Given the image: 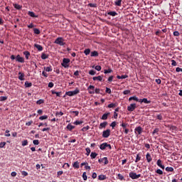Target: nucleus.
I'll list each match as a JSON object with an SVG mask.
<instances>
[{
  "label": "nucleus",
  "mask_w": 182,
  "mask_h": 182,
  "mask_svg": "<svg viewBox=\"0 0 182 182\" xmlns=\"http://www.w3.org/2000/svg\"><path fill=\"white\" fill-rule=\"evenodd\" d=\"M129 177L130 178H132V180H137V178H139V177H141V174H136L134 172H130Z\"/></svg>",
  "instance_id": "obj_4"
},
{
  "label": "nucleus",
  "mask_w": 182,
  "mask_h": 182,
  "mask_svg": "<svg viewBox=\"0 0 182 182\" xmlns=\"http://www.w3.org/2000/svg\"><path fill=\"white\" fill-rule=\"evenodd\" d=\"M136 109V104H131L127 107L128 112H133Z\"/></svg>",
  "instance_id": "obj_9"
},
{
  "label": "nucleus",
  "mask_w": 182,
  "mask_h": 182,
  "mask_svg": "<svg viewBox=\"0 0 182 182\" xmlns=\"http://www.w3.org/2000/svg\"><path fill=\"white\" fill-rule=\"evenodd\" d=\"M107 107H108L109 109H113V107H116V104H114V103L109 104V105H107Z\"/></svg>",
  "instance_id": "obj_35"
},
{
  "label": "nucleus",
  "mask_w": 182,
  "mask_h": 182,
  "mask_svg": "<svg viewBox=\"0 0 182 182\" xmlns=\"http://www.w3.org/2000/svg\"><path fill=\"white\" fill-rule=\"evenodd\" d=\"M95 70L100 72V70H102V67L100 65L95 66Z\"/></svg>",
  "instance_id": "obj_50"
},
{
  "label": "nucleus",
  "mask_w": 182,
  "mask_h": 182,
  "mask_svg": "<svg viewBox=\"0 0 182 182\" xmlns=\"http://www.w3.org/2000/svg\"><path fill=\"white\" fill-rule=\"evenodd\" d=\"M43 103H45V100L41 99V100H38L37 102H36V104L37 105H43Z\"/></svg>",
  "instance_id": "obj_38"
},
{
  "label": "nucleus",
  "mask_w": 182,
  "mask_h": 182,
  "mask_svg": "<svg viewBox=\"0 0 182 182\" xmlns=\"http://www.w3.org/2000/svg\"><path fill=\"white\" fill-rule=\"evenodd\" d=\"M73 167H74V168H79V162L75 161V162L73 164Z\"/></svg>",
  "instance_id": "obj_33"
},
{
  "label": "nucleus",
  "mask_w": 182,
  "mask_h": 182,
  "mask_svg": "<svg viewBox=\"0 0 182 182\" xmlns=\"http://www.w3.org/2000/svg\"><path fill=\"white\" fill-rule=\"evenodd\" d=\"M6 145V142H5V141L1 142L0 143V149H3V147H5Z\"/></svg>",
  "instance_id": "obj_47"
},
{
  "label": "nucleus",
  "mask_w": 182,
  "mask_h": 182,
  "mask_svg": "<svg viewBox=\"0 0 182 182\" xmlns=\"http://www.w3.org/2000/svg\"><path fill=\"white\" fill-rule=\"evenodd\" d=\"M142 103H146V105H149V103H151V101L148 100L147 98L142 99Z\"/></svg>",
  "instance_id": "obj_29"
},
{
  "label": "nucleus",
  "mask_w": 182,
  "mask_h": 182,
  "mask_svg": "<svg viewBox=\"0 0 182 182\" xmlns=\"http://www.w3.org/2000/svg\"><path fill=\"white\" fill-rule=\"evenodd\" d=\"M67 129H68V130L72 131V130H73V129H75V126L69 124L67 125Z\"/></svg>",
  "instance_id": "obj_26"
},
{
  "label": "nucleus",
  "mask_w": 182,
  "mask_h": 182,
  "mask_svg": "<svg viewBox=\"0 0 182 182\" xmlns=\"http://www.w3.org/2000/svg\"><path fill=\"white\" fill-rule=\"evenodd\" d=\"M34 47L39 50V52H41V50H43V47L39 44H34Z\"/></svg>",
  "instance_id": "obj_14"
},
{
  "label": "nucleus",
  "mask_w": 182,
  "mask_h": 182,
  "mask_svg": "<svg viewBox=\"0 0 182 182\" xmlns=\"http://www.w3.org/2000/svg\"><path fill=\"white\" fill-rule=\"evenodd\" d=\"M7 99H8V97L1 96L0 97V102H5V100H7Z\"/></svg>",
  "instance_id": "obj_42"
},
{
  "label": "nucleus",
  "mask_w": 182,
  "mask_h": 182,
  "mask_svg": "<svg viewBox=\"0 0 182 182\" xmlns=\"http://www.w3.org/2000/svg\"><path fill=\"white\" fill-rule=\"evenodd\" d=\"M70 63V59L69 58H63V63H61L63 68H69V63Z\"/></svg>",
  "instance_id": "obj_3"
},
{
  "label": "nucleus",
  "mask_w": 182,
  "mask_h": 182,
  "mask_svg": "<svg viewBox=\"0 0 182 182\" xmlns=\"http://www.w3.org/2000/svg\"><path fill=\"white\" fill-rule=\"evenodd\" d=\"M135 134H141L143 133V128L141 127H136L134 129Z\"/></svg>",
  "instance_id": "obj_7"
},
{
  "label": "nucleus",
  "mask_w": 182,
  "mask_h": 182,
  "mask_svg": "<svg viewBox=\"0 0 182 182\" xmlns=\"http://www.w3.org/2000/svg\"><path fill=\"white\" fill-rule=\"evenodd\" d=\"M113 72V70L112 69H108V70H104V73L107 74V73H112Z\"/></svg>",
  "instance_id": "obj_41"
},
{
  "label": "nucleus",
  "mask_w": 182,
  "mask_h": 182,
  "mask_svg": "<svg viewBox=\"0 0 182 182\" xmlns=\"http://www.w3.org/2000/svg\"><path fill=\"white\" fill-rule=\"evenodd\" d=\"M97 156V154L96 152H92L90 154L91 159H96Z\"/></svg>",
  "instance_id": "obj_31"
},
{
  "label": "nucleus",
  "mask_w": 182,
  "mask_h": 182,
  "mask_svg": "<svg viewBox=\"0 0 182 182\" xmlns=\"http://www.w3.org/2000/svg\"><path fill=\"white\" fill-rule=\"evenodd\" d=\"M173 36H180V33L178 31H174Z\"/></svg>",
  "instance_id": "obj_62"
},
{
  "label": "nucleus",
  "mask_w": 182,
  "mask_h": 182,
  "mask_svg": "<svg viewBox=\"0 0 182 182\" xmlns=\"http://www.w3.org/2000/svg\"><path fill=\"white\" fill-rule=\"evenodd\" d=\"M176 72H182V68L178 67L176 68Z\"/></svg>",
  "instance_id": "obj_64"
},
{
  "label": "nucleus",
  "mask_w": 182,
  "mask_h": 182,
  "mask_svg": "<svg viewBox=\"0 0 182 182\" xmlns=\"http://www.w3.org/2000/svg\"><path fill=\"white\" fill-rule=\"evenodd\" d=\"M28 15H29V16H31V18H38V16L35 15V13H33V11H28Z\"/></svg>",
  "instance_id": "obj_23"
},
{
  "label": "nucleus",
  "mask_w": 182,
  "mask_h": 182,
  "mask_svg": "<svg viewBox=\"0 0 182 182\" xmlns=\"http://www.w3.org/2000/svg\"><path fill=\"white\" fill-rule=\"evenodd\" d=\"M82 178L84 181H86V180H87V176H86V172H84L82 173Z\"/></svg>",
  "instance_id": "obj_44"
},
{
  "label": "nucleus",
  "mask_w": 182,
  "mask_h": 182,
  "mask_svg": "<svg viewBox=\"0 0 182 182\" xmlns=\"http://www.w3.org/2000/svg\"><path fill=\"white\" fill-rule=\"evenodd\" d=\"M103 161H104V164H109V160L107 159V157H104L98 160L99 163H103Z\"/></svg>",
  "instance_id": "obj_10"
},
{
  "label": "nucleus",
  "mask_w": 182,
  "mask_h": 182,
  "mask_svg": "<svg viewBox=\"0 0 182 182\" xmlns=\"http://www.w3.org/2000/svg\"><path fill=\"white\" fill-rule=\"evenodd\" d=\"M33 32L36 33V35H39V33H41V31H39L38 28H33Z\"/></svg>",
  "instance_id": "obj_40"
},
{
  "label": "nucleus",
  "mask_w": 182,
  "mask_h": 182,
  "mask_svg": "<svg viewBox=\"0 0 182 182\" xmlns=\"http://www.w3.org/2000/svg\"><path fill=\"white\" fill-rule=\"evenodd\" d=\"M88 93L90 95H95V85H90L87 87Z\"/></svg>",
  "instance_id": "obj_6"
},
{
  "label": "nucleus",
  "mask_w": 182,
  "mask_h": 182,
  "mask_svg": "<svg viewBox=\"0 0 182 182\" xmlns=\"http://www.w3.org/2000/svg\"><path fill=\"white\" fill-rule=\"evenodd\" d=\"M80 92V91L79 90V89L76 88L74 91L66 92L65 95H67V96H75V95H77Z\"/></svg>",
  "instance_id": "obj_2"
},
{
  "label": "nucleus",
  "mask_w": 182,
  "mask_h": 182,
  "mask_svg": "<svg viewBox=\"0 0 182 182\" xmlns=\"http://www.w3.org/2000/svg\"><path fill=\"white\" fill-rule=\"evenodd\" d=\"M70 113H73L75 116H79V111H71Z\"/></svg>",
  "instance_id": "obj_58"
},
{
  "label": "nucleus",
  "mask_w": 182,
  "mask_h": 182,
  "mask_svg": "<svg viewBox=\"0 0 182 182\" xmlns=\"http://www.w3.org/2000/svg\"><path fill=\"white\" fill-rule=\"evenodd\" d=\"M92 80H98V82H102V80H103V75L93 77Z\"/></svg>",
  "instance_id": "obj_11"
},
{
  "label": "nucleus",
  "mask_w": 182,
  "mask_h": 182,
  "mask_svg": "<svg viewBox=\"0 0 182 182\" xmlns=\"http://www.w3.org/2000/svg\"><path fill=\"white\" fill-rule=\"evenodd\" d=\"M127 77H129V75H117V79H127Z\"/></svg>",
  "instance_id": "obj_24"
},
{
  "label": "nucleus",
  "mask_w": 182,
  "mask_h": 182,
  "mask_svg": "<svg viewBox=\"0 0 182 182\" xmlns=\"http://www.w3.org/2000/svg\"><path fill=\"white\" fill-rule=\"evenodd\" d=\"M16 62H19L20 63H23L25 62V59L22 57H21L20 55H17L16 57Z\"/></svg>",
  "instance_id": "obj_8"
},
{
  "label": "nucleus",
  "mask_w": 182,
  "mask_h": 182,
  "mask_svg": "<svg viewBox=\"0 0 182 182\" xmlns=\"http://www.w3.org/2000/svg\"><path fill=\"white\" fill-rule=\"evenodd\" d=\"M118 178H119L121 181L124 180V176H123L122 174H118Z\"/></svg>",
  "instance_id": "obj_55"
},
{
  "label": "nucleus",
  "mask_w": 182,
  "mask_h": 182,
  "mask_svg": "<svg viewBox=\"0 0 182 182\" xmlns=\"http://www.w3.org/2000/svg\"><path fill=\"white\" fill-rule=\"evenodd\" d=\"M90 56L92 57H96L99 56V53L96 50L91 52Z\"/></svg>",
  "instance_id": "obj_20"
},
{
  "label": "nucleus",
  "mask_w": 182,
  "mask_h": 182,
  "mask_svg": "<svg viewBox=\"0 0 182 182\" xmlns=\"http://www.w3.org/2000/svg\"><path fill=\"white\" fill-rule=\"evenodd\" d=\"M171 65L172 66H177V62L174 60H171Z\"/></svg>",
  "instance_id": "obj_56"
},
{
  "label": "nucleus",
  "mask_w": 182,
  "mask_h": 182,
  "mask_svg": "<svg viewBox=\"0 0 182 182\" xmlns=\"http://www.w3.org/2000/svg\"><path fill=\"white\" fill-rule=\"evenodd\" d=\"M109 136H110V129H106L105 131H103L102 137H104V139H107Z\"/></svg>",
  "instance_id": "obj_5"
},
{
  "label": "nucleus",
  "mask_w": 182,
  "mask_h": 182,
  "mask_svg": "<svg viewBox=\"0 0 182 182\" xmlns=\"http://www.w3.org/2000/svg\"><path fill=\"white\" fill-rule=\"evenodd\" d=\"M21 145L23 146V147H25V146H28V140L23 141Z\"/></svg>",
  "instance_id": "obj_45"
},
{
  "label": "nucleus",
  "mask_w": 182,
  "mask_h": 182,
  "mask_svg": "<svg viewBox=\"0 0 182 182\" xmlns=\"http://www.w3.org/2000/svg\"><path fill=\"white\" fill-rule=\"evenodd\" d=\"M156 173L157 174H160L161 176L163 175V171H161V169H157V170L156 171Z\"/></svg>",
  "instance_id": "obj_49"
},
{
  "label": "nucleus",
  "mask_w": 182,
  "mask_h": 182,
  "mask_svg": "<svg viewBox=\"0 0 182 182\" xmlns=\"http://www.w3.org/2000/svg\"><path fill=\"white\" fill-rule=\"evenodd\" d=\"M105 92L106 93H108L109 95H110V93H112V90H110V88L109 87H106Z\"/></svg>",
  "instance_id": "obj_54"
},
{
  "label": "nucleus",
  "mask_w": 182,
  "mask_h": 182,
  "mask_svg": "<svg viewBox=\"0 0 182 182\" xmlns=\"http://www.w3.org/2000/svg\"><path fill=\"white\" fill-rule=\"evenodd\" d=\"M23 55L26 56V59H29V56H31V53L29 51H24Z\"/></svg>",
  "instance_id": "obj_22"
},
{
  "label": "nucleus",
  "mask_w": 182,
  "mask_h": 182,
  "mask_svg": "<svg viewBox=\"0 0 182 182\" xmlns=\"http://www.w3.org/2000/svg\"><path fill=\"white\" fill-rule=\"evenodd\" d=\"M24 86H25V87H32V82L26 81L24 83Z\"/></svg>",
  "instance_id": "obj_21"
},
{
  "label": "nucleus",
  "mask_w": 182,
  "mask_h": 182,
  "mask_svg": "<svg viewBox=\"0 0 182 182\" xmlns=\"http://www.w3.org/2000/svg\"><path fill=\"white\" fill-rule=\"evenodd\" d=\"M166 171H169V172H173V171H174V168H173V167H166Z\"/></svg>",
  "instance_id": "obj_32"
},
{
  "label": "nucleus",
  "mask_w": 182,
  "mask_h": 182,
  "mask_svg": "<svg viewBox=\"0 0 182 182\" xmlns=\"http://www.w3.org/2000/svg\"><path fill=\"white\" fill-rule=\"evenodd\" d=\"M159 128H156L152 132L153 136H154L156 133H159Z\"/></svg>",
  "instance_id": "obj_53"
},
{
  "label": "nucleus",
  "mask_w": 182,
  "mask_h": 182,
  "mask_svg": "<svg viewBox=\"0 0 182 182\" xmlns=\"http://www.w3.org/2000/svg\"><path fill=\"white\" fill-rule=\"evenodd\" d=\"M87 130H89V126L84 127L82 129V132H86Z\"/></svg>",
  "instance_id": "obj_63"
},
{
  "label": "nucleus",
  "mask_w": 182,
  "mask_h": 182,
  "mask_svg": "<svg viewBox=\"0 0 182 182\" xmlns=\"http://www.w3.org/2000/svg\"><path fill=\"white\" fill-rule=\"evenodd\" d=\"M33 143L35 144V146H38V144H39V140L35 139L33 141Z\"/></svg>",
  "instance_id": "obj_52"
},
{
  "label": "nucleus",
  "mask_w": 182,
  "mask_h": 182,
  "mask_svg": "<svg viewBox=\"0 0 182 182\" xmlns=\"http://www.w3.org/2000/svg\"><path fill=\"white\" fill-rule=\"evenodd\" d=\"M106 126H107V122H102L100 124V129H103V128L106 127Z\"/></svg>",
  "instance_id": "obj_19"
},
{
  "label": "nucleus",
  "mask_w": 182,
  "mask_h": 182,
  "mask_svg": "<svg viewBox=\"0 0 182 182\" xmlns=\"http://www.w3.org/2000/svg\"><path fill=\"white\" fill-rule=\"evenodd\" d=\"M141 159V157L140 156V155L137 154L136 157L135 163H139V161H140Z\"/></svg>",
  "instance_id": "obj_36"
},
{
  "label": "nucleus",
  "mask_w": 182,
  "mask_h": 182,
  "mask_svg": "<svg viewBox=\"0 0 182 182\" xmlns=\"http://www.w3.org/2000/svg\"><path fill=\"white\" fill-rule=\"evenodd\" d=\"M46 72H52V68L50 67H46Z\"/></svg>",
  "instance_id": "obj_60"
},
{
  "label": "nucleus",
  "mask_w": 182,
  "mask_h": 182,
  "mask_svg": "<svg viewBox=\"0 0 182 182\" xmlns=\"http://www.w3.org/2000/svg\"><path fill=\"white\" fill-rule=\"evenodd\" d=\"M84 53L86 56H87V55H90V49L89 48H87L84 50Z\"/></svg>",
  "instance_id": "obj_34"
},
{
  "label": "nucleus",
  "mask_w": 182,
  "mask_h": 182,
  "mask_svg": "<svg viewBox=\"0 0 182 182\" xmlns=\"http://www.w3.org/2000/svg\"><path fill=\"white\" fill-rule=\"evenodd\" d=\"M116 6H122V0H117L114 2Z\"/></svg>",
  "instance_id": "obj_27"
},
{
  "label": "nucleus",
  "mask_w": 182,
  "mask_h": 182,
  "mask_svg": "<svg viewBox=\"0 0 182 182\" xmlns=\"http://www.w3.org/2000/svg\"><path fill=\"white\" fill-rule=\"evenodd\" d=\"M85 150L87 151V156H89L90 154V148H86Z\"/></svg>",
  "instance_id": "obj_61"
},
{
  "label": "nucleus",
  "mask_w": 182,
  "mask_h": 182,
  "mask_svg": "<svg viewBox=\"0 0 182 182\" xmlns=\"http://www.w3.org/2000/svg\"><path fill=\"white\" fill-rule=\"evenodd\" d=\"M24 77H25V74L19 72L18 73V79H19V80H25Z\"/></svg>",
  "instance_id": "obj_15"
},
{
  "label": "nucleus",
  "mask_w": 182,
  "mask_h": 182,
  "mask_svg": "<svg viewBox=\"0 0 182 182\" xmlns=\"http://www.w3.org/2000/svg\"><path fill=\"white\" fill-rule=\"evenodd\" d=\"M98 180H100V181L106 180V175H100L98 176Z\"/></svg>",
  "instance_id": "obj_30"
},
{
  "label": "nucleus",
  "mask_w": 182,
  "mask_h": 182,
  "mask_svg": "<svg viewBox=\"0 0 182 182\" xmlns=\"http://www.w3.org/2000/svg\"><path fill=\"white\" fill-rule=\"evenodd\" d=\"M146 160H147L148 163H150L151 161V160H153V159L151 158V155H150L149 153L146 154Z\"/></svg>",
  "instance_id": "obj_17"
},
{
  "label": "nucleus",
  "mask_w": 182,
  "mask_h": 182,
  "mask_svg": "<svg viewBox=\"0 0 182 182\" xmlns=\"http://www.w3.org/2000/svg\"><path fill=\"white\" fill-rule=\"evenodd\" d=\"M88 6H90V8H96L97 6V5L96 4H89Z\"/></svg>",
  "instance_id": "obj_51"
},
{
  "label": "nucleus",
  "mask_w": 182,
  "mask_h": 182,
  "mask_svg": "<svg viewBox=\"0 0 182 182\" xmlns=\"http://www.w3.org/2000/svg\"><path fill=\"white\" fill-rule=\"evenodd\" d=\"M89 75H91L92 76H95V75H96V71H95V70H91L89 71Z\"/></svg>",
  "instance_id": "obj_39"
},
{
  "label": "nucleus",
  "mask_w": 182,
  "mask_h": 182,
  "mask_svg": "<svg viewBox=\"0 0 182 182\" xmlns=\"http://www.w3.org/2000/svg\"><path fill=\"white\" fill-rule=\"evenodd\" d=\"M14 6L16 9H18V11L22 9V6L18 4H14Z\"/></svg>",
  "instance_id": "obj_25"
},
{
  "label": "nucleus",
  "mask_w": 182,
  "mask_h": 182,
  "mask_svg": "<svg viewBox=\"0 0 182 182\" xmlns=\"http://www.w3.org/2000/svg\"><path fill=\"white\" fill-rule=\"evenodd\" d=\"M109 115H110V112L104 114L101 117L102 120H107V117H109Z\"/></svg>",
  "instance_id": "obj_13"
},
{
  "label": "nucleus",
  "mask_w": 182,
  "mask_h": 182,
  "mask_svg": "<svg viewBox=\"0 0 182 182\" xmlns=\"http://www.w3.org/2000/svg\"><path fill=\"white\" fill-rule=\"evenodd\" d=\"M116 122H112L111 124H110V127H112V129H114V127H116Z\"/></svg>",
  "instance_id": "obj_48"
},
{
  "label": "nucleus",
  "mask_w": 182,
  "mask_h": 182,
  "mask_svg": "<svg viewBox=\"0 0 182 182\" xmlns=\"http://www.w3.org/2000/svg\"><path fill=\"white\" fill-rule=\"evenodd\" d=\"M55 116H63V112H57L55 113Z\"/></svg>",
  "instance_id": "obj_57"
},
{
  "label": "nucleus",
  "mask_w": 182,
  "mask_h": 182,
  "mask_svg": "<svg viewBox=\"0 0 182 182\" xmlns=\"http://www.w3.org/2000/svg\"><path fill=\"white\" fill-rule=\"evenodd\" d=\"M48 58H49V56L46 55L45 53H43L41 54V59L45 60V59H48Z\"/></svg>",
  "instance_id": "obj_28"
},
{
  "label": "nucleus",
  "mask_w": 182,
  "mask_h": 182,
  "mask_svg": "<svg viewBox=\"0 0 182 182\" xmlns=\"http://www.w3.org/2000/svg\"><path fill=\"white\" fill-rule=\"evenodd\" d=\"M114 77V76H113V75H111L110 77H109L108 82H113Z\"/></svg>",
  "instance_id": "obj_59"
},
{
  "label": "nucleus",
  "mask_w": 182,
  "mask_h": 182,
  "mask_svg": "<svg viewBox=\"0 0 182 182\" xmlns=\"http://www.w3.org/2000/svg\"><path fill=\"white\" fill-rule=\"evenodd\" d=\"M46 119H48V115H44L39 117V120H46Z\"/></svg>",
  "instance_id": "obj_43"
},
{
  "label": "nucleus",
  "mask_w": 182,
  "mask_h": 182,
  "mask_svg": "<svg viewBox=\"0 0 182 182\" xmlns=\"http://www.w3.org/2000/svg\"><path fill=\"white\" fill-rule=\"evenodd\" d=\"M63 38L62 37H58L55 39L54 43H56L57 45H60V46H65L66 43L63 42Z\"/></svg>",
  "instance_id": "obj_1"
},
{
  "label": "nucleus",
  "mask_w": 182,
  "mask_h": 182,
  "mask_svg": "<svg viewBox=\"0 0 182 182\" xmlns=\"http://www.w3.org/2000/svg\"><path fill=\"white\" fill-rule=\"evenodd\" d=\"M107 15H109L110 16H117V12L116 11H109L107 13Z\"/></svg>",
  "instance_id": "obj_18"
},
{
  "label": "nucleus",
  "mask_w": 182,
  "mask_h": 182,
  "mask_svg": "<svg viewBox=\"0 0 182 182\" xmlns=\"http://www.w3.org/2000/svg\"><path fill=\"white\" fill-rule=\"evenodd\" d=\"M83 124V121H75L74 122V124H75L76 126L79 125V124Z\"/></svg>",
  "instance_id": "obj_46"
},
{
  "label": "nucleus",
  "mask_w": 182,
  "mask_h": 182,
  "mask_svg": "<svg viewBox=\"0 0 182 182\" xmlns=\"http://www.w3.org/2000/svg\"><path fill=\"white\" fill-rule=\"evenodd\" d=\"M156 164L159 167L164 170V165L161 164V161L160 159L157 161Z\"/></svg>",
  "instance_id": "obj_16"
},
{
  "label": "nucleus",
  "mask_w": 182,
  "mask_h": 182,
  "mask_svg": "<svg viewBox=\"0 0 182 182\" xmlns=\"http://www.w3.org/2000/svg\"><path fill=\"white\" fill-rule=\"evenodd\" d=\"M100 150H106L107 149V143L105 142L100 146Z\"/></svg>",
  "instance_id": "obj_12"
},
{
  "label": "nucleus",
  "mask_w": 182,
  "mask_h": 182,
  "mask_svg": "<svg viewBox=\"0 0 182 182\" xmlns=\"http://www.w3.org/2000/svg\"><path fill=\"white\" fill-rule=\"evenodd\" d=\"M129 100L131 101V100H135V102H137V100H139V98H137V97L136 96H134V97H131L129 98Z\"/></svg>",
  "instance_id": "obj_37"
}]
</instances>
